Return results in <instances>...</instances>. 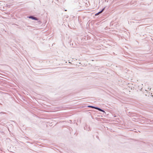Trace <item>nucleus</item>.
<instances>
[{
    "instance_id": "nucleus-2",
    "label": "nucleus",
    "mask_w": 153,
    "mask_h": 153,
    "mask_svg": "<svg viewBox=\"0 0 153 153\" xmlns=\"http://www.w3.org/2000/svg\"><path fill=\"white\" fill-rule=\"evenodd\" d=\"M104 8H103L102 10L100 11V12H98V13H96L95 14V16H97L98 15H99V14L101 13L103 11V10H104Z\"/></svg>"
},
{
    "instance_id": "nucleus-1",
    "label": "nucleus",
    "mask_w": 153,
    "mask_h": 153,
    "mask_svg": "<svg viewBox=\"0 0 153 153\" xmlns=\"http://www.w3.org/2000/svg\"><path fill=\"white\" fill-rule=\"evenodd\" d=\"M89 107H92V108H95L96 109H97L100 111H103V112H104V111L103 110H102L100 108H96V107H92V106H89Z\"/></svg>"
},
{
    "instance_id": "nucleus-3",
    "label": "nucleus",
    "mask_w": 153,
    "mask_h": 153,
    "mask_svg": "<svg viewBox=\"0 0 153 153\" xmlns=\"http://www.w3.org/2000/svg\"><path fill=\"white\" fill-rule=\"evenodd\" d=\"M30 18H32V19H36V18L33 17H32V16L30 17Z\"/></svg>"
}]
</instances>
